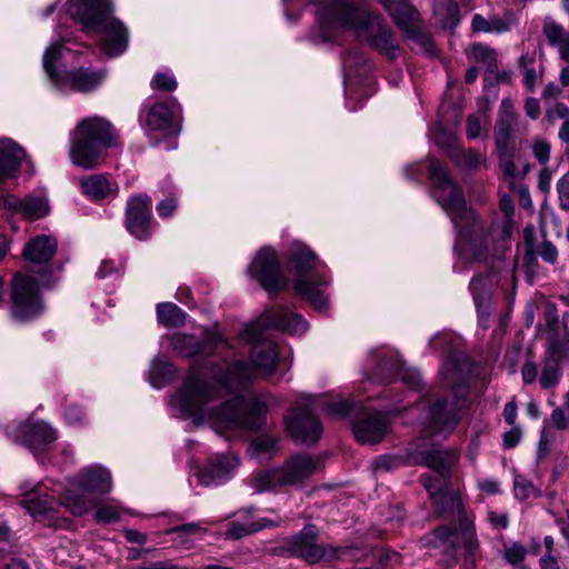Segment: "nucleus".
<instances>
[{
	"label": "nucleus",
	"instance_id": "nucleus-1",
	"mask_svg": "<svg viewBox=\"0 0 569 569\" xmlns=\"http://www.w3.org/2000/svg\"><path fill=\"white\" fill-rule=\"evenodd\" d=\"M309 328L308 321L286 306L267 308L241 331L244 341L252 345L250 362L232 361L221 375L209 380L196 368L186 376L182 386L170 397L168 410L172 417L191 420L194 426L209 425L216 432L227 430H257L266 425L269 396L249 398L227 393L238 390L257 378H269L284 365L288 371L292 356L281 357L266 331L274 329L290 336H300Z\"/></svg>",
	"mask_w": 569,
	"mask_h": 569
},
{
	"label": "nucleus",
	"instance_id": "nucleus-2",
	"mask_svg": "<svg viewBox=\"0 0 569 569\" xmlns=\"http://www.w3.org/2000/svg\"><path fill=\"white\" fill-rule=\"evenodd\" d=\"M428 171L435 186L433 198L457 230L455 248L460 258L483 264L506 259L511 253L509 232L505 231L496 238L486 231L478 214L467 208L462 189L451 180L438 160H429Z\"/></svg>",
	"mask_w": 569,
	"mask_h": 569
},
{
	"label": "nucleus",
	"instance_id": "nucleus-3",
	"mask_svg": "<svg viewBox=\"0 0 569 569\" xmlns=\"http://www.w3.org/2000/svg\"><path fill=\"white\" fill-rule=\"evenodd\" d=\"M316 6L317 30L310 39L315 43L332 42L346 29L353 30L379 52L395 58L399 47L390 28L372 13L365 0H310Z\"/></svg>",
	"mask_w": 569,
	"mask_h": 569
},
{
	"label": "nucleus",
	"instance_id": "nucleus-4",
	"mask_svg": "<svg viewBox=\"0 0 569 569\" xmlns=\"http://www.w3.org/2000/svg\"><path fill=\"white\" fill-rule=\"evenodd\" d=\"M461 338L451 332H440L429 341L432 350L446 355L440 368L441 379L447 388H450L456 401L447 399L428 401L425 421L432 435L447 436L459 421L458 411L462 405L461 399L467 395L468 386L465 377L467 367L466 356L460 351Z\"/></svg>",
	"mask_w": 569,
	"mask_h": 569
},
{
	"label": "nucleus",
	"instance_id": "nucleus-5",
	"mask_svg": "<svg viewBox=\"0 0 569 569\" xmlns=\"http://www.w3.org/2000/svg\"><path fill=\"white\" fill-rule=\"evenodd\" d=\"M418 455L417 462L429 467L437 475L436 477L430 473L422 475L421 483L429 492L438 512L457 515L460 532L466 538L468 549H471L473 543L472 521L463 510L461 497L458 492L443 489L450 469L457 462V455L453 451H443L438 448L419 451Z\"/></svg>",
	"mask_w": 569,
	"mask_h": 569
},
{
	"label": "nucleus",
	"instance_id": "nucleus-6",
	"mask_svg": "<svg viewBox=\"0 0 569 569\" xmlns=\"http://www.w3.org/2000/svg\"><path fill=\"white\" fill-rule=\"evenodd\" d=\"M66 11L86 33L101 34L99 47L104 54L119 57L128 49L127 27L117 18H108L113 12L112 0H69Z\"/></svg>",
	"mask_w": 569,
	"mask_h": 569
},
{
	"label": "nucleus",
	"instance_id": "nucleus-7",
	"mask_svg": "<svg viewBox=\"0 0 569 569\" xmlns=\"http://www.w3.org/2000/svg\"><path fill=\"white\" fill-rule=\"evenodd\" d=\"M290 269L295 276L293 288L312 308L326 312L330 307L327 267L305 243L295 241L289 256Z\"/></svg>",
	"mask_w": 569,
	"mask_h": 569
},
{
	"label": "nucleus",
	"instance_id": "nucleus-8",
	"mask_svg": "<svg viewBox=\"0 0 569 569\" xmlns=\"http://www.w3.org/2000/svg\"><path fill=\"white\" fill-rule=\"evenodd\" d=\"M113 481L111 472L102 465H89L80 469L67 481L53 488L59 495V501L73 516L81 517L91 508L97 507L96 497L112 491Z\"/></svg>",
	"mask_w": 569,
	"mask_h": 569
},
{
	"label": "nucleus",
	"instance_id": "nucleus-9",
	"mask_svg": "<svg viewBox=\"0 0 569 569\" xmlns=\"http://www.w3.org/2000/svg\"><path fill=\"white\" fill-rule=\"evenodd\" d=\"M116 144V130L107 119L87 117L70 133L69 158L77 167L92 169L103 162L106 151Z\"/></svg>",
	"mask_w": 569,
	"mask_h": 569
},
{
	"label": "nucleus",
	"instance_id": "nucleus-10",
	"mask_svg": "<svg viewBox=\"0 0 569 569\" xmlns=\"http://www.w3.org/2000/svg\"><path fill=\"white\" fill-rule=\"evenodd\" d=\"M71 50L64 48L63 43L56 42L49 46L42 58L43 70L51 84L61 93H89L96 91L106 80L104 69H92L90 67H74L70 70H60L58 64Z\"/></svg>",
	"mask_w": 569,
	"mask_h": 569
},
{
	"label": "nucleus",
	"instance_id": "nucleus-11",
	"mask_svg": "<svg viewBox=\"0 0 569 569\" xmlns=\"http://www.w3.org/2000/svg\"><path fill=\"white\" fill-rule=\"evenodd\" d=\"M62 482L51 480L38 483L23 482L21 485L22 500L21 505L26 511L38 522L53 528H66L68 519L58 515L59 495L53 488H59Z\"/></svg>",
	"mask_w": 569,
	"mask_h": 569
},
{
	"label": "nucleus",
	"instance_id": "nucleus-12",
	"mask_svg": "<svg viewBox=\"0 0 569 569\" xmlns=\"http://www.w3.org/2000/svg\"><path fill=\"white\" fill-rule=\"evenodd\" d=\"M46 288L38 282V277L32 273L17 272L11 282L9 315L17 323H28L44 312V302L40 288Z\"/></svg>",
	"mask_w": 569,
	"mask_h": 569
},
{
	"label": "nucleus",
	"instance_id": "nucleus-13",
	"mask_svg": "<svg viewBox=\"0 0 569 569\" xmlns=\"http://www.w3.org/2000/svg\"><path fill=\"white\" fill-rule=\"evenodd\" d=\"M318 533L319 531L315 525H306L299 533L286 542L287 550L292 556L299 557L308 563H317L321 560L345 559L351 553L350 548H338L318 543Z\"/></svg>",
	"mask_w": 569,
	"mask_h": 569
},
{
	"label": "nucleus",
	"instance_id": "nucleus-14",
	"mask_svg": "<svg viewBox=\"0 0 569 569\" xmlns=\"http://www.w3.org/2000/svg\"><path fill=\"white\" fill-rule=\"evenodd\" d=\"M302 402L284 416V426L290 437L300 443H316L322 435V425L313 409L317 407L313 396H303Z\"/></svg>",
	"mask_w": 569,
	"mask_h": 569
},
{
	"label": "nucleus",
	"instance_id": "nucleus-15",
	"mask_svg": "<svg viewBox=\"0 0 569 569\" xmlns=\"http://www.w3.org/2000/svg\"><path fill=\"white\" fill-rule=\"evenodd\" d=\"M367 366L372 369V372L367 373L368 380L389 383L399 375L409 389L417 390L421 386L420 372L416 369H402L398 357L393 353L381 349L372 350Z\"/></svg>",
	"mask_w": 569,
	"mask_h": 569
},
{
	"label": "nucleus",
	"instance_id": "nucleus-16",
	"mask_svg": "<svg viewBox=\"0 0 569 569\" xmlns=\"http://www.w3.org/2000/svg\"><path fill=\"white\" fill-rule=\"evenodd\" d=\"M249 277L268 292L286 288L287 279L281 269L277 252L271 247H263L252 258L247 270Z\"/></svg>",
	"mask_w": 569,
	"mask_h": 569
},
{
	"label": "nucleus",
	"instance_id": "nucleus-17",
	"mask_svg": "<svg viewBox=\"0 0 569 569\" xmlns=\"http://www.w3.org/2000/svg\"><path fill=\"white\" fill-rule=\"evenodd\" d=\"M181 104L176 99L156 102L142 119V127L149 136L159 133L176 137L181 131Z\"/></svg>",
	"mask_w": 569,
	"mask_h": 569
},
{
	"label": "nucleus",
	"instance_id": "nucleus-18",
	"mask_svg": "<svg viewBox=\"0 0 569 569\" xmlns=\"http://www.w3.org/2000/svg\"><path fill=\"white\" fill-rule=\"evenodd\" d=\"M58 248V242L52 236L39 234L31 238L23 247L22 256L32 268L28 273L38 277V282L43 286L51 284V268L49 266Z\"/></svg>",
	"mask_w": 569,
	"mask_h": 569
},
{
	"label": "nucleus",
	"instance_id": "nucleus-19",
	"mask_svg": "<svg viewBox=\"0 0 569 569\" xmlns=\"http://www.w3.org/2000/svg\"><path fill=\"white\" fill-rule=\"evenodd\" d=\"M224 343H227L226 338L216 328L206 329L201 340L193 335L182 332L173 333L169 338L171 349L186 358L200 353L211 355L218 346Z\"/></svg>",
	"mask_w": 569,
	"mask_h": 569
},
{
	"label": "nucleus",
	"instance_id": "nucleus-20",
	"mask_svg": "<svg viewBox=\"0 0 569 569\" xmlns=\"http://www.w3.org/2000/svg\"><path fill=\"white\" fill-rule=\"evenodd\" d=\"M152 202L147 194H133L126 208V228L139 240H147L152 232Z\"/></svg>",
	"mask_w": 569,
	"mask_h": 569
},
{
	"label": "nucleus",
	"instance_id": "nucleus-21",
	"mask_svg": "<svg viewBox=\"0 0 569 569\" xmlns=\"http://www.w3.org/2000/svg\"><path fill=\"white\" fill-rule=\"evenodd\" d=\"M8 437L14 442L28 447L34 456L47 445L57 439L56 431L43 421L28 419L7 430Z\"/></svg>",
	"mask_w": 569,
	"mask_h": 569
},
{
	"label": "nucleus",
	"instance_id": "nucleus-22",
	"mask_svg": "<svg viewBox=\"0 0 569 569\" xmlns=\"http://www.w3.org/2000/svg\"><path fill=\"white\" fill-rule=\"evenodd\" d=\"M390 427V417L380 412L363 408L352 421V430L356 439L361 443L373 445L383 439Z\"/></svg>",
	"mask_w": 569,
	"mask_h": 569
},
{
	"label": "nucleus",
	"instance_id": "nucleus-23",
	"mask_svg": "<svg viewBox=\"0 0 569 569\" xmlns=\"http://www.w3.org/2000/svg\"><path fill=\"white\" fill-rule=\"evenodd\" d=\"M239 463V458L234 453L220 455L198 470L196 476L203 486H220L233 477Z\"/></svg>",
	"mask_w": 569,
	"mask_h": 569
},
{
	"label": "nucleus",
	"instance_id": "nucleus-24",
	"mask_svg": "<svg viewBox=\"0 0 569 569\" xmlns=\"http://www.w3.org/2000/svg\"><path fill=\"white\" fill-rule=\"evenodd\" d=\"M3 206L6 209L31 221L46 217L50 210L44 192L27 196L24 199L10 194L4 198Z\"/></svg>",
	"mask_w": 569,
	"mask_h": 569
},
{
	"label": "nucleus",
	"instance_id": "nucleus-25",
	"mask_svg": "<svg viewBox=\"0 0 569 569\" xmlns=\"http://www.w3.org/2000/svg\"><path fill=\"white\" fill-rule=\"evenodd\" d=\"M469 290L473 298V302L478 312V322L482 328L488 327V318L492 312L491 295L492 279L489 273L475 276L470 283Z\"/></svg>",
	"mask_w": 569,
	"mask_h": 569
},
{
	"label": "nucleus",
	"instance_id": "nucleus-26",
	"mask_svg": "<svg viewBox=\"0 0 569 569\" xmlns=\"http://www.w3.org/2000/svg\"><path fill=\"white\" fill-rule=\"evenodd\" d=\"M563 359L562 346L557 340L548 342L543 359L539 383L542 389L556 387L562 377L561 361Z\"/></svg>",
	"mask_w": 569,
	"mask_h": 569
},
{
	"label": "nucleus",
	"instance_id": "nucleus-27",
	"mask_svg": "<svg viewBox=\"0 0 569 569\" xmlns=\"http://www.w3.org/2000/svg\"><path fill=\"white\" fill-rule=\"evenodd\" d=\"M317 462L309 455H296L279 468L283 486L297 485L309 478L316 470Z\"/></svg>",
	"mask_w": 569,
	"mask_h": 569
},
{
	"label": "nucleus",
	"instance_id": "nucleus-28",
	"mask_svg": "<svg viewBox=\"0 0 569 569\" xmlns=\"http://www.w3.org/2000/svg\"><path fill=\"white\" fill-rule=\"evenodd\" d=\"M517 124L513 103L510 99H502L493 130L496 148L513 147L512 136Z\"/></svg>",
	"mask_w": 569,
	"mask_h": 569
},
{
	"label": "nucleus",
	"instance_id": "nucleus-29",
	"mask_svg": "<svg viewBox=\"0 0 569 569\" xmlns=\"http://www.w3.org/2000/svg\"><path fill=\"white\" fill-rule=\"evenodd\" d=\"M82 193L92 201L114 198L119 188L114 180L107 174H90L80 180Z\"/></svg>",
	"mask_w": 569,
	"mask_h": 569
},
{
	"label": "nucleus",
	"instance_id": "nucleus-30",
	"mask_svg": "<svg viewBox=\"0 0 569 569\" xmlns=\"http://www.w3.org/2000/svg\"><path fill=\"white\" fill-rule=\"evenodd\" d=\"M26 158V151L13 140L0 138V181L12 178Z\"/></svg>",
	"mask_w": 569,
	"mask_h": 569
},
{
	"label": "nucleus",
	"instance_id": "nucleus-31",
	"mask_svg": "<svg viewBox=\"0 0 569 569\" xmlns=\"http://www.w3.org/2000/svg\"><path fill=\"white\" fill-rule=\"evenodd\" d=\"M343 74H345V89L348 94L349 87L355 80L366 79L371 67L362 53L355 51L349 52L342 60Z\"/></svg>",
	"mask_w": 569,
	"mask_h": 569
},
{
	"label": "nucleus",
	"instance_id": "nucleus-32",
	"mask_svg": "<svg viewBox=\"0 0 569 569\" xmlns=\"http://www.w3.org/2000/svg\"><path fill=\"white\" fill-rule=\"evenodd\" d=\"M533 231L535 230L531 227H527L523 230V238L526 241V262L530 263L536 259V257H540L548 263H555L558 258L557 248L548 240H543L541 243L536 246L531 240Z\"/></svg>",
	"mask_w": 569,
	"mask_h": 569
},
{
	"label": "nucleus",
	"instance_id": "nucleus-33",
	"mask_svg": "<svg viewBox=\"0 0 569 569\" xmlns=\"http://www.w3.org/2000/svg\"><path fill=\"white\" fill-rule=\"evenodd\" d=\"M388 10L395 23L403 30H409L417 18V10L407 0H379Z\"/></svg>",
	"mask_w": 569,
	"mask_h": 569
},
{
	"label": "nucleus",
	"instance_id": "nucleus-34",
	"mask_svg": "<svg viewBox=\"0 0 569 569\" xmlns=\"http://www.w3.org/2000/svg\"><path fill=\"white\" fill-rule=\"evenodd\" d=\"M543 34L549 44L558 49L560 57L563 60H569V37L563 27L547 18L543 22Z\"/></svg>",
	"mask_w": 569,
	"mask_h": 569
},
{
	"label": "nucleus",
	"instance_id": "nucleus-35",
	"mask_svg": "<svg viewBox=\"0 0 569 569\" xmlns=\"http://www.w3.org/2000/svg\"><path fill=\"white\" fill-rule=\"evenodd\" d=\"M176 375L177 368L174 365L154 358L150 365L148 379L153 388L160 389L170 383L176 378Z\"/></svg>",
	"mask_w": 569,
	"mask_h": 569
},
{
	"label": "nucleus",
	"instance_id": "nucleus-36",
	"mask_svg": "<svg viewBox=\"0 0 569 569\" xmlns=\"http://www.w3.org/2000/svg\"><path fill=\"white\" fill-rule=\"evenodd\" d=\"M158 322L164 327L183 326L187 313L172 302H160L157 305Z\"/></svg>",
	"mask_w": 569,
	"mask_h": 569
},
{
	"label": "nucleus",
	"instance_id": "nucleus-37",
	"mask_svg": "<svg viewBox=\"0 0 569 569\" xmlns=\"http://www.w3.org/2000/svg\"><path fill=\"white\" fill-rule=\"evenodd\" d=\"M283 486L280 477L279 468L272 470L260 471L250 479V487L256 493L276 489Z\"/></svg>",
	"mask_w": 569,
	"mask_h": 569
},
{
	"label": "nucleus",
	"instance_id": "nucleus-38",
	"mask_svg": "<svg viewBox=\"0 0 569 569\" xmlns=\"http://www.w3.org/2000/svg\"><path fill=\"white\" fill-rule=\"evenodd\" d=\"M277 450V440L268 435L257 437L248 449L250 456L258 460L269 459Z\"/></svg>",
	"mask_w": 569,
	"mask_h": 569
},
{
	"label": "nucleus",
	"instance_id": "nucleus-39",
	"mask_svg": "<svg viewBox=\"0 0 569 569\" xmlns=\"http://www.w3.org/2000/svg\"><path fill=\"white\" fill-rule=\"evenodd\" d=\"M569 110L562 102H557L555 106L548 104L546 118L549 122H555L558 119H562L563 123L559 131V137L562 141H569Z\"/></svg>",
	"mask_w": 569,
	"mask_h": 569
},
{
	"label": "nucleus",
	"instance_id": "nucleus-40",
	"mask_svg": "<svg viewBox=\"0 0 569 569\" xmlns=\"http://www.w3.org/2000/svg\"><path fill=\"white\" fill-rule=\"evenodd\" d=\"M129 511L118 502H107L97 507L93 519L98 523H111L118 521L123 513Z\"/></svg>",
	"mask_w": 569,
	"mask_h": 569
},
{
	"label": "nucleus",
	"instance_id": "nucleus-41",
	"mask_svg": "<svg viewBox=\"0 0 569 569\" xmlns=\"http://www.w3.org/2000/svg\"><path fill=\"white\" fill-rule=\"evenodd\" d=\"M473 31L487 33H501L508 30V24L499 18L486 19L480 14H475L471 21Z\"/></svg>",
	"mask_w": 569,
	"mask_h": 569
},
{
	"label": "nucleus",
	"instance_id": "nucleus-42",
	"mask_svg": "<svg viewBox=\"0 0 569 569\" xmlns=\"http://www.w3.org/2000/svg\"><path fill=\"white\" fill-rule=\"evenodd\" d=\"M278 525H279L278 522L266 520V519H262L259 522H250V523H246V525H241L239 522L233 521V522L229 523V527L227 530V536L230 538H233V539H238L248 533L261 530L266 527L278 526Z\"/></svg>",
	"mask_w": 569,
	"mask_h": 569
},
{
	"label": "nucleus",
	"instance_id": "nucleus-43",
	"mask_svg": "<svg viewBox=\"0 0 569 569\" xmlns=\"http://www.w3.org/2000/svg\"><path fill=\"white\" fill-rule=\"evenodd\" d=\"M202 528L198 522H189L186 525L177 526L166 531L167 535L173 533L176 537L172 542L176 548H189L190 540L187 538L188 535L201 531Z\"/></svg>",
	"mask_w": 569,
	"mask_h": 569
},
{
	"label": "nucleus",
	"instance_id": "nucleus-44",
	"mask_svg": "<svg viewBox=\"0 0 569 569\" xmlns=\"http://www.w3.org/2000/svg\"><path fill=\"white\" fill-rule=\"evenodd\" d=\"M451 159L457 166L466 169H477L483 159L479 156L476 150L469 149H452L450 153Z\"/></svg>",
	"mask_w": 569,
	"mask_h": 569
},
{
	"label": "nucleus",
	"instance_id": "nucleus-45",
	"mask_svg": "<svg viewBox=\"0 0 569 569\" xmlns=\"http://www.w3.org/2000/svg\"><path fill=\"white\" fill-rule=\"evenodd\" d=\"M496 152L499 159V166L508 178L516 177V164H515V153L516 148L506 147V148H496Z\"/></svg>",
	"mask_w": 569,
	"mask_h": 569
},
{
	"label": "nucleus",
	"instance_id": "nucleus-46",
	"mask_svg": "<svg viewBox=\"0 0 569 569\" xmlns=\"http://www.w3.org/2000/svg\"><path fill=\"white\" fill-rule=\"evenodd\" d=\"M471 56L476 61L485 63L488 68V71H497V59L495 50L482 44H475L471 48Z\"/></svg>",
	"mask_w": 569,
	"mask_h": 569
},
{
	"label": "nucleus",
	"instance_id": "nucleus-47",
	"mask_svg": "<svg viewBox=\"0 0 569 569\" xmlns=\"http://www.w3.org/2000/svg\"><path fill=\"white\" fill-rule=\"evenodd\" d=\"M150 86L154 90L171 92L176 90L178 83L171 72L160 71L153 76Z\"/></svg>",
	"mask_w": 569,
	"mask_h": 569
},
{
	"label": "nucleus",
	"instance_id": "nucleus-48",
	"mask_svg": "<svg viewBox=\"0 0 569 569\" xmlns=\"http://www.w3.org/2000/svg\"><path fill=\"white\" fill-rule=\"evenodd\" d=\"M460 532L456 528H451L448 526H441L437 528L433 532L435 539L438 541L440 546L449 545L451 549H456L458 537Z\"/></svg>",
	"mask_w": 569,
	"mask_h": 569
},
{
	"label": "nucleus",
	"instance_id": "nucleus-49",
	"mask_svg": "<svg viewBox=\"0 0 569 569\" xmlns=\"http://www.w3.org/2000/svg\"><path fill=\"white\" fill-rule=\"evenodd\" d=\"M515 497L518 500H526L536 492L533 483L521 475H516L513 479Z\"/></svg>",
	"mask_w": 569,
	"mask_h": 569
},
{
	"label": "nucleus",
	"instance_id": "nucleus-50",
	"mask_svg": "<svg viewBox=\"0 0 569 569\" xmlns=\"http://www.w3.org/2000/svg\"><path fill=\"white\" fill-rule=\"evenodd\" d=\"M356 407H357L356 402L349 401L346 399H340V400L327 403L326 410L331 416L346 418L356 409Z\"/></svg>",
	"mask_w": 569,
	"mask_h": 569
},
{
	"label": "nucleus",
	"instance_id": "nucleus-51",
	"mask_svg": "<svg viewBox=\"0 0 569 569\" xmlns=\"http://www.w3.org/2000/svg\"><path fill=\"white\" fill-rule=\"evenodd\" d=\"M430 134L435 142L442 148H452L455 144V136L447 132L441 124H436L430 129Z\"/></svg>",
	"mask_w": 569,
	"mask_h": 569
},
{
	"label": "nucleus",
	"instance_id": "nucleus-52",
	"mask_svg": "<svg viewBox=\"0 0 569 569\" xmlns=\"http://www.w3.org/2000/svg\"><path fill=\"white\" fill-rule=\"evenodd\" d=\"M177 203H178V194L176 192V190H172L169 192V196L161 200L158 206H157V212L158 214L161 217V218H168L170 217L176 208H177Z\"/></svg>",
	"mask_w": 569,
	"mask_h": 569
},
{
	"label": "nucleus",
	"instance_id": "nucleus-53",
	"mask_svg": "<svg viewBox=\"0 0 569 569\" xmlns=\"http://www.w3.org/2000/svg\"><path fill=\"white\" fill-rule=\"evenodd\" d=\"M531 149H532L533 157L538 160V162L541 166H545L549 161L550 144L547 141L536 139L532 142Z\"/></svg>",
	"mask_w": 569,
	"mask_h": 569
},
{
	"label": "nucleus",
	"instance_id": "nucleus-54",
	"mask_svg": "<svg viewBox=\"0 0 569 569\" xmlns=\"http://www.w3.org/2000/svg\"><path fill=\"white\" fill-rule=\"evenodd\" d=\"M63 417L70 426L81 425L84 420L82 410L76 405H67L63 410Z\"/></svg>",
	"mask_w": 569,
	"mask_h": 569
},
{
	"label": "nucleus",
	"instance_id": "nucleus-55",
	"mask_svg": "<svg viewBox=\"0 0 569 569\" xmlns=\"http://www.w3.org/2000/svg\"><path fill=\"white\" fill-rule=\"evenodd\" d=\"M527 550L519 543H513L505 552L506 560L511 565H518L523 561Z\"/></svg>",
	"mask_w": 569,
	"mask_h": 569
},
{
	"label": "nucleus",
	"instance_id": "nucleus-56",
	"mask_svg": "<svg viewBox=\"0 0 569 569\" xmlns=\"http://www.w3.org/2000/svg\"><path fill=\"white\" fill-rule=\"evenodd\" d=\"M545 425H548V430L550 427L563 430L567 427V418L566 413L561 408H556L550 417V420L545 422Z\"/></svg>",
	"mask_w": 569,
	"mask_h": 569
},
{
	"label": "nucleus",
	"instance_id": "nucleus-57",
	"mask_svg": "<svg viewBox=\"0 0 569 569\" xmlns=\"http://www.w3.org/2000/svg\"><path fill=\"white\" fill-rule=\"evenodd\" d=\"M481 133V124L479 119L470 114L467 118V126H466V136L468 139H477L480 137Z\"/></svg>",
	"mask_w": 569,
	"mask_h": 569
},
{
	"label": "nucleus",
	"instance_id": "nucleus-58",
	"mask_svg": "<svg viewBox=\"0 0 569 569\" xmlns=\"http://www.w3.org/2000/svg\"><path fill=\"white\" fill-rule=\"evenodd\" d=\"M522 82L528 91L532 92L538 82V74L533 67L526 66L522 72Z\"/></svg>",
	"mask_w": 569,
	"mask_h": 569
},
{
	"label": "nucleus",
	"instance_id": "nucleus-59",
	"mask_svg": "<svg viewBox=\"0 0 569 569\" xmlns=\"http://www.w3.org/2000/svg\"><path fill=\"white\" fill-rule=\"evenodd\" d=\"M521 377L525 383H533L538 377V368L535 362L527 361L521 368Z\"/></svg>",
	"mask_w": 569,
	"mask_h": 569
},
{
	"label": "nucleus",
	"instance_id": "nucleus-60",
	"mask_svg": "<svg viewBox=\"0 0 569 569\" xmlns=\"http://www.w3.org/2000/svg\"><path fill=\"white\" fill-rule=\"evenodd\" d=\"M488 521L497 529H506L509 525L508 515L506 512L489 511Z\"/></svg>",
	"mask_w": 569,
	"mask_h": 569
},
{
	"label": "nucleus",
	"instance_id": "nucleus-61",
	"mask_svg": "<svg viewBox=\"0 0 569 569\" xmlns=\"http://www.w3.org/2000/svg\"><path fill=\"white\" fill-rule=\"evenodd\" d=\"M478 488L488 495H497L500 491V483L497 479L486 478L478 481Z\"/></svg>",
	"mask_w": 569,
	"mask_h": 569
},
{
	"label": "nucleus",
	"instance_id": "nucleus-62",
	"mask_svg": "<svg viewBox=\"0 0 569 569\" xmlns=\"http://www.w3.org/2000/svg\"><path fill=\"white\" fill-rule=\"evenodd\" d=\"M513 428L503 435V447L511 449L518 445L521 438V430L519 427Z\"/></svg>",
	"mask_w": 569,
	"mask_h": 569
},
{
	"label": "nucleus",
	"instance_id": "nucleus-63",
	"mask_svg": "<svg viewBox=\"0 0 569 569\" xmlns=\"http://www.w3.org/2000/svg\"><path fill=\"white\" fill-rule=\"evenodd\" d=\"M561 94V88L556 83H548L542 91V98L547 104L556 101Z\"/></svg>",
	"mask_w": 569,
	"mask_h": 569
},
{
	"label": "nucleus",
	"instance_id": "nucleus-64",
	"mask_svg": "<svg viewBox=\"0 0 569 569\" xmlns=\"http://www.w3.org/2000/svg\"><path fill=\"white\" fill-rule=\"evenodd\" d=\"M397 465V460L390 456H381L376 459L372 463V468L376 471H388Z\"/></svg>",
	"mask_w": 569,
	"mask_h": 569
}]
</instances>
